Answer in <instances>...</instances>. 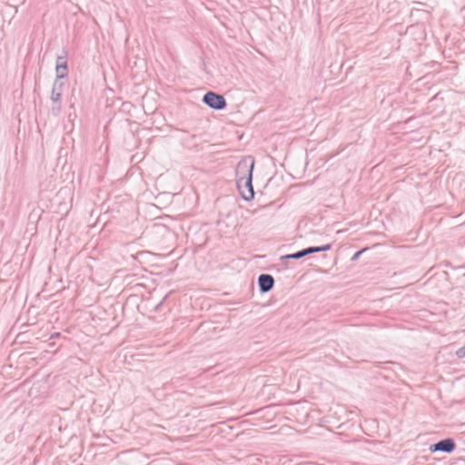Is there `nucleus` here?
Segmentation results:
<instances>
[{
	"label": "nucleus",
	"mask_w": 465,
	"mask_h": 465,
	"mask_svg": "<svg viewBox=\"0 0 465 465\" xmlns=\"http://www.w3.org/2000/svg\"><path fill=\"white\" fill-rule=\"evenodd\" d=\"M203 103L211 109L221 111L226 108L227 102L223 95L213 91H208L202 99Z\"/></svg>",
	"instance_id": "f257e3e1"
},
{
	"label": "nucleus",
	"mask_w": 465,
	"mask_h": 465,
	"mask_svg": "<svg viewBox=\"0 0 465 465\" xmlns=\"http://www.w3.org/2000/svg\"><path fill=\"white\" fill-rule=\"evenodd\" d=\"M254 160L252 157L241 160L236 166V182L252 177Z\"/></svg>",
	"instance_id": "f03ea898"
},
{
	"label": "nucleus",
	"mask_w": 465,
	"mask_h": 465,
	"mask_svg": "<svg viewBox=\"0 0 465 465\" xmlns=\"http://www.w3.org/2000/svg\"><path fill=\"white\" fill-rule=\"evenodd\" d=\"M237 189L244 201H251L254 198L252 177H247L244 181L236 182Z\"/></svg>",
	"instance_id": "7ed1b4c3"
},
{
	"label": "nucleus",
	"mask_w": 465,
	"mask_h": 465,
	"mask_svg": "<svg viewBox=\"0 0 465 465\" xmlns=\"http://www.w3.org/2000/svg\"><path fill=\"white\" fill-rule=\"evenodd\" d=\"M456 449L455 440L452 438H445L433 443L430 446L429 450L431 453L438 451L444 453H451Z\"/></svg>",
	"instance_id": "20e7f679"
},
{
	"label": "nucleus",
	"mask_w": 465,
	"mask_h": 465,
	"mask_svg": "<svg viewBox=\"0 0 465 465\" xmlns=\"http://www.w3.org/2000/svg\"><path fill=\"white\" fill-rule=\"evenodd\" d=\"M68 52L64 49L63 54L56 57L55 63V79L61 81L68 75V64H67Z\"/></svg>",
	"instance_id": "39448f33"
},
{
	"label": "nucleus",
	"mask_w": 465,
	"mask_h": 465,
	"mask_svg": "<svg viewBox=\"0 0 465 465\" xmlns=\"http://www.w3.org/2000/svg\"><path fill=\"white\" fill-rule=\"evenodd\" d=\"M257 282H258L259 291L261 293H266V292H269L270 291H272L273 289L274 282H275L272 275L268 274V273H262V274L259 275Z\"/></svg>",
	"instance_id": "423d86ee"
},
{
	"label": "nucleus",
	"mask_w": 465,
	"mask_h": 465,
	"mask_svg": "<svg viewBox=\"0 0 465 465\" xmlns=\"http://www.w3.org/2000/svg\"><path fill=\"white\" fill-rule=\"evenodd\" d=\"M64 85V82L59 81L58 79L54 80L53 88H52V94H51L52 102L61 101Z\"/></svg>",
	"instance_id": "0eeeda50"
},
{
	"label": "nucleus",
	"mask_w": 465,
	"mask_h": 465,
	"mask_svg": "<svg viewBox=\"0 0 465 465\" xmlns=\"http://www.w3.org/2000/svg\"><path fill=\"white\" fill-rule=\"evenodd\" d=\"M331 243H327L321 246H310L307 248H304L306 256L309 254L316 253V252H327L331 249Z\"/></svg>",
	"instance_id": "6e6552de"
},
{
	"label": "nucleus",
	"mask_w": 465,
	"mask_h": 465,
	"mask_svg": "<svg viewBox=\"0 0 465 465\" xmlns=\"http://www.w3.org/2000/svg\"><path fill=\"white\" fill-rule=\"evenodd\" d=\"M306 256L304 249L300 250L296 252L281 256L280 260L282 264L286 265V262L291 259L298 260Z\"/></svg>",
	"instance_id": "1a4fd4ad"
},
{
	"label": "nucleus",
	"mask_w": 465,
	"mask_h": 465,
	"mask_svg": "<svg viewBox=\"0 0 465 465\" xmlns=\"http://www.w3.org/2000/svg\"><path fill=\"white\" fill-rule=\"evenodd\" d=\"M52 103H53V104H52V107H51V114L54 117H57L60 114V112H61V109H62L61 101L52 102Z\"/></svg>",
	"instance_id": "9d476101"
},
{
	"label": "nucleus",
	"mask_w": 465,
	"mask_h": 465,
	"mask_svg": "<svg viewBox=\"0 0 465 465\" xmlns=\"http://www.w3.org/2000/svg\"><path fill=\"white\" fill-rule=\"evenodd\" d=\"M367 250V248H363V249H361L359 251H357L351 257V261L352 262H356L357 260H359V258L361 257V255Z\"/></svg>",
	"instance_id": "9b49d317"
},
{
	"label": "nucleus",
	"mask_w": 465,
	"mask_h": 465,
	"mask_svg": "<svg viewBox=\"0 0 465 465\" xmlns=\"http://www.w3.org/2000/svg\"><path fill=\"white\" fill-rule=\"evenodd\" d=\"M456 355H457L458 358H464L465 357V345L460 347L459 350H457Z\"/></svg>",
	"instance_id": "f8f14e48"
},
{
	"label": "nucleus",
	"mask_w": 465,
	"mask_h": 465,
	"mask_svg": "<svg viewBox=\"0 0 465 465\" xmlns=\"http://www.w3.org/2000/svg\"><path fill=\"white\" fill-rule=\"evenodd\" d=\"M61 336L60 332H54L51 334L50 339H56Z\"/></svg>",
	"instance_id": "ddd939ff"
}]
</instances>
